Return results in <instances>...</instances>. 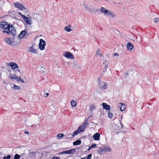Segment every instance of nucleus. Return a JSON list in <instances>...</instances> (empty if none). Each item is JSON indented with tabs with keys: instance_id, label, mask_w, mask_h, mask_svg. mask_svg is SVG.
<instances>
[{
	"instance_id": "obj_1",
	"label": "nucleus",
	"mask_w": 159,
	"mask_h": 159,
	"mask_svg": "<svg viewBox=\"0 0 159 159\" xmlns=\"http://www.w3.org/2000/svg\"><path fill=\"white\" fill-rule=\"evenodd\" d=\"M0 28L3 33L8 34H10L12 31L15 29L12 25L8 24L7 22L4 21L0 22Z\"/></svg>"
},
{
	"instance_id": "obj_2",
	"label": "nucleus",
	"mask_w": 159,
	"mask_h": 159,
	"mask_svg": "<svg viewBox=\"0 0 159 159\" xmlns=\"http://www.w3.org/2000/svg\"><path fill=\"white\" fill-rule=\"evenodd\" d=\"M10 33L13 35V37L11 38L12 46H17L21 42L20 39L19 37V35L17 34L16 29L12 31Z\"/></svg>"
},
{
	"instance_id": "obj_3",
	"label": "nucleus",
	"mask_w": 159,
	"mask_h": 159,
	"mask_svg": "<svg viewBox=\"0 0 159 159\" xmlns=\"http://www.w3.org/2000/svg\"><path fill=\"white\" fill-rule=\"evenodd\" d=\"M111 74V71L110 69L108 68V67L104 66V68L101 74L105 76H108Z\"/></svg>"
},
{
	"instance_id": "obj_4",
	"label": "nucleus",
	"mask_w": 159,
	"mask_h": 159,
	"mask_svg": "<svg viewBox=\"0 0 159 159\" xmlns=\"http://www.w3.org/2000/svg\"><path fill=\"white\" fill-rule=\"evenodd\" d=\"M46 45L45 42L42 39H40L39 44V48L41 50H43L45 49V46Z\"/></svg>"
},
{
	"instance_id": "obj_5",
	"label": "nucleus",
	"mask_w": 159,
	"mask_h": 159,
	"mask_svg": "<svg viewBox=\"0 0 159 159\" xmlns=\"http://www.w3.org/2000/svg\"><path fill=\"white\" fill-rule=\"evenodd\" d=\"M98 85L99 88L102 89H106L107 88V84L106 82H102L100 81L99 78H98Z\"/></svg>"
},
{
	"instance_id": "obj_6",
	"label": "nucleus",
	"mask_w": 159,
	"mask_h": 159,
	"mask_svg": "<svg viewBox=\"0 0 159 159\" xmlns=\"http://www.w3.org/2000/svg\"><path fill=\"white\" fill-rule=\"evenodd\" d=\"M14 5L16 8H18L20 10H22L25 9L24 6L23 4L18 2L14 3Z\"/></svg>"
},
{
	"instance_id": "obj_7",
	"label": "nucleus",
	"mask_w": 159,
	"mask_h": 159,
	"mask_svg": "<svg viewBox=\"0 0 159 159\" xmlns=\"http://www.w3.org/2000/svg\"><path fill=\"white\" fill-rule=\"evenodd\" d=\"M29 35V33L27 32L26 30L22 31L19 35V37L21 39L22 38H25Z\"/></svg>"
},
{
	"instance_id": "obj_8",
	"label": "nucleus",
	"mask_w": 159,
	"mask_h": 159,
	"mask_svg": "<svg viewBox=\"0 0 159 159\" xmlns=\"http://www.w3.org/2000/svg\"><path fill=\"white\" fill-rule=\"evenodd\" d=\"M63 56L67 58H70L72 59H74V56L71 53L68 52H66L64 53Z\"/></svg>"
},
{
	"instance_id": "obj_9",
	"label": "nucleus",
	"mask_w": 159,
	"mask_h": 159,
	"mask_svg": "<svg viewBox=\"0 0 159 159\" xmlns=\"http://www.w3.org/2000/svg\"><path fill=\"white\" fill-rule=\"evenodd\" d=\"M75 152V149H73L69 150H66L59 153L60 154H73Z\"/></svg>"
},
{
	"instance_id": "obj_10",
	"label": "nucleus",
	"mask_w": 159,
	"mask_h": 159,
	"mask_svg": "<svg viewBox=\"0 0 159 159\" xmlns=\"http://www.w3.org/2000/svg\"><path fill=\"white\" fill-rule=\"evenodd\" d=\"M71 66L73 67L76 68L77 69L80 70L81 68V67L80 65L77 64L76 62L74 61L71 63Z\"/></svg>"
},
{
	"instance_id": "obj_11",
	"label": "nucleus",
	"mask_w": 159,
	"mask_h": 159,
	"mask_svg": "<svg viewBox=\"0 0 159 159\" xmlns=\"http://www.w3.org/2000/svg\"><path fill=\"white\" fill-rule=\"evenodd\" d=\"M23 19L27 25H30L32 23V21L30 18L25 16Z\"/></svg>"
},
{
	"instance_id": "obj_12",
	"label": "nucleus",
	"mask_w": 159,
	"mask_h": 159,
	"mask_svg": "<svg viewBox=\"0 0 159 159\" xmlns=\"http://www.w3.org/2000/svg\"><path fill=\"white\" fill-rule=\"evenodd\" d=\"M33 16L34 19L38 21H40L42 18L41 15L39 13H34Z\"/></svg>"
},
{
	"instance_id": "obj_13",
	"label": "nucleus",
	"mask_w": 159,
	"mask_h": 159,
	"mask_svg": "<svg viewBox=\"0 0 159 159\" xmlns=\"http://www.w3.org/2000/svg\"><path fill=\"white\" fill-rule=\"evenodd\" d=\"M9 66H10L13 69L18 68V66L16 63L11 62L9 63Z\"/></svg>"
},
{
	"instance_id": "obj_14",
	"label": "nucleus",
	"mask_w": 159,
	"mask_h": 159,
	"mask_svg": "<svg viewBox=\"0 0 159 159\" xmlns=\"http://www.w3.org/2000/svg\"><path fill=\"white\" fill-rule=\"evenodd\" d=\"M80 132L79 130L77 129V130H75L74 132L73 133V134L72 135H68L67 137L66 138V139H68L69 138H71L70 136H75V135H77Z\"/></svg>"
},
{
	"instance_id": "obj_15",
	"label": "nucleus",
	"mask_w": 159,
	"mask_h": 159,
	"mask_svg": "<svg viewBox=\"0 0 159 159\" xmlns=\"http://www.w3.org/2000/svg\"><path fill=\"white\" fill-rule=\"evenodd\" d=\"M108 10L106 9L105 7H102L100 10V12L104 15H106L107 14Z\"/></svg>"
},
{
	"instance_id": "obj_16",
	"label": "nucleus",
	"mask_w": 159,
	"mask_h": 159,
	"mask_svg": "<svg viewBox=\"0 0 159 159\" xmlns=\"http://www.w3.org/2000/svg\"><path fill=\"white\" fill-rule=\"evenodd\" d=\"M4 41L7 44L12 46L11 39L10 38H6L4 39Z\"/></svg>"
},
{
	"instance_id": "obj_17",
	"label": "nucleus",
	"mask_w": 159,
	"mask_h": 159,
	"mask_svg": "<svg viewBox=\"0 0 159 159\" xmlns=\"http://www.w3.org/2000/svg\"><path fill=\"white\" fill-rule=\"evenodd\" d=\"M127 48L128 50L131 51L134 48V45L130 42H129L127 44Z\"/></svg>"
},
{
	"instance_id": "obj_18",
	"label": "nucleus",
	"mask_w": 159,
	"mask_h": 159,
	"mask_svg": "<svg viewBox=\"0 0 159 159\" xmlns=\"http://www.w3.org/2000/svg\"><path fill=\"white\" fill-rule=\"evenodd\" d=\"M100 135L98 133H96L93 136V138L96 141L100 139Z\"/></svg>"
},
{
	"instance_id": "obj_19",
	"label": "nucleus",
	"mask_w": 159,
	"mask_h": 159,
	"mask_svg": "<svg viewBox=\"0 0 159 159\" xmlns=\"http://www.w3.org/2000/svg\"><path fill=\"white\" fill-rule=\"evenodd\" d=\"M102 105L104 109L109 110L110 109V106L106 103H102Z\"/></svg>"
},
{
	"instance_id": "obj_20",
	"label": "nucleus",
	"mask_w": 159,
	"mask_h": 159,
	"mask_svg": "<svg viewBox=\"0 0 159 159\" xmlns=\"http://www.w3.org/2000/svg\"><path fill=\"white\" fill-rule=\"evenodd\" d=\"M108 58L107 57H106L104 59L103 65H104V66L108 67Z\"/></svg>"
},
{
	"instance_id": "obj_21",
	"label": "nucleus",
	"mask_w": 159,
	"mask_h": 159,
	"mask_svg": "<svg viewBox=\"0 0 159 159\" xmlns=\"http://www.w3.org/2000/svg\"><path fill=\"white\" fill-rule=\"evenodd\" d=\"M29 52H30L33 53H36L37 51L36 49H34L32 46H30L29 48Z\"/></svg>"
},
{
	"instance_id": "obj_22",
	"label": "nucleus",
	"mask_w": 159,
	"mask_h": 159,
	"mask_svg": "<svg viewBox=\"0 0 159 159\" xmlns=\"http://www.w3.org/2000/svg\"><path fill=\"white\" fill-rule=\"evenodd\" d=\"M108 16H111L112 17H116V15L112 11H108L107 14Z\"/></svg>"
},
{
	"instance_id": "obj_23",
	"label": "nucleus",
	"mask_w": 159,
	"mask_h": 159,
	"mask_svg": "<svg viewBox=\"0 0 159 159\" xmlns=\"http://www.w3.org/2000/svg\"><path fill=\"white\" fill-rule=\"evenodd\" d=\"M96 108V106L94 104H91L89 106V109L91 112L93 111Z\"/></svg>"
},
{
	"instance_id": "obj_24",
	"label": "nucleus",
	"mask_w": 159,
	"mask_h": 159,
	"mask_svg": "<svg viewBox=\"0 0 159 159\" xmlns=\"http://www.w3.org/2000/svg\"><path fill=\"white\" fill-rule=\"evenodd\" d=\"M83 5L86 11L90 12L91 11L90 8L89 7L88 5L86 4H84Z\"/></svg>"
},
{
	"instance_id": "obj_25",
	"label": "nucleus",
	"mask_w": 159,
	"mask_h": 159,
	"mask_svg": "<svg viewBox=\"0 0 159 159\" xmlns=\"http://www.w3.org/2000/svg\"><path fill=\"white\" fill-rule=\"evenodd\" d=\"M71 26L70 25L64 28V29L67 32H70L72 30L71 29Z\"/></svg>"
},
{
	"instance_id": "obj_26",
	"label": "nucleus",
	"mask_w": 159,
	"mask_h": 159,
	"mask_svg": "<svg viewBox=\"0 0 159 159\" xmlns=\"http://www.w3.org/2000/svg\"><path fill=\"white\" fill-rule=\"evenodd\" d=\"M81 142L80 140H78L73 142L74 145H79L81 143Z\"/></svg>"
},
{
	"instance_id": "obj_27",
	"label": "nucleus",
	"mask_w": 159,
	"mask_h": 159,
	"mask_svg": "<svg viewBox=\"0 0 159 159\" xmlns=\"http://www.w3.org/2000/svg\"><path fill=\"white\" fill-rule=\"evenodd\" d=\"M12 84L13 85V88L14 90L17 89L18 90H20L21 89V88L19 86L14 84Z\"/></svg>"
},
{
	"instance_id": "obj_28",
	"label": "nucleus",
	"mask_w": 159,
	"mask_h": 159,
	"mask_svg": "<svg viewBox=\"0 0 159 159\" xmlns=\"http://www.w3.org/2000/svg\"><path fill=\"white\" fill-rule=\"evenodd\" d=\"M121 106L120 108V110L122 111H123L125 110V109L126 107L125 105L123 103H121Z\"/></svg>"
},
{
	"instance_id": "obj_29",
	"label": "nucleus",
	"mask_w": 159,
	"mask_h": 159,
	"mask_svg": "<svg viewBox=\"0 0 159 159\" xmlns=\"http://www.w3.org/2000/svg\"><path fill=\"white\" fill-rule=\"evenodd\" d=\"M104 152H110L111 151V149L108 147L103 148Z\"/></svg>"
},
{
	"instance_id": "obj_30",
	"label": "nucleus",
	"mask_w": 159,
	"mask_h": 159,
	"mask_svg": "<svg viewBox=\"0 0 159 159\" xmlns=\"http://www.w3.org/2000/svg\"><path fill=\"white\" fill-rule=\"evenodd\" d=\"M71 106L73 107H75L76 106V102L74 100H72L70 102Z\"/></svg>"
},
{
	"instance_id": "obj_31",
	"label": "nucleus",
	"mask_w": 159,
	"mask_h": 159,
	"mask_svg": "<svg viewBox=\"0 0 159 159\" xmlns=\"http://www.w3.org/2000/svg\"><path fill=\"white\" fill-rule=\"evenodd\" d=\"M9 77L12 80L13 79L15 80L16 78H17V76L16 74H13L12 75L11 73Z\"/></svg>"
},
{
	"instance_id": "obj_32",
	"label": "nucleus",
	"mask_w": 159,
	"mask_h": 159,
	"mask_svg": "<svg viewBox=\"0 0 159 159\" xmlns=\"http://www.w3.org/2000/svg\"><path fill=\"white\" fill-rule=\"evenodd\" d=\"M97 145L96 144H93L91 146H90L89 147V149L87 150H88L89 151L90 149H92L93 148H96L97 147L96 146Z\"/></svg>"
},
{
	"instance_id": "obj_33",
	"label": "nucleus",
	"mask_w": 159,
	"mask_h": 159,
	"mask_svg": "<svg viewBox=\"0 0 159 159\" xmlns=\"http://www.w3.org/2000/svg\"><path fill=\"white\" fill-rule=\"evenodd\" d=\"M15 80H16V81L21 82L23 83H24V81L23 80H22L20 77H17V78H16Z\"/></svg>"
},
{
	"instance_id": "obj_34",
	"label": "nucleus",
	"mask_w": 159,
	"mask_h": 159,
	"mask_svg": "<svg viewBox=\"0 0 159 159\" xmlns=\"http://www.w3.org/2000/svg\"><path fill=\"white\" fill-rule=\"evenodd\" d=\"M78 129L79 130L80 132H83V131H84L85 129L83 127V126L81 125L79 126Z\"/></svg>"
},
{
	"instance_id": "obj_35",
	"label": "nucleus",
	"mask_w": 159,
	"mask_h": 159,
	"mask_svg": "<svg viewBox=\"0 0 159 159\" xmlns=\"http://www.w3.org/2000/svg\"><path fill=\"white\" fill-rule=\"evenodd\" d=\"M87 125H88V124L87 122H85L82 125L85 129Z\"/></svg>"
},
{
	"instance_id": "obj_36",
	"label": "nucleus",
	"mask_w": 159,
	"mask_h": 159,
	"mask_svg": "<svg viewBox=\"0 0 159 159\" xmlns=\"http://www.w3.org/2000/svg\"><path fill=\"white\" fill-rule=\"evenodd\" d=\"M63 136L62 134H59L57 135V137L58 139H60Z\"/></svg>"
},
{
	"instance_id": "obj_37",
	"label": "nucleus",
	"mask_w": 159,
	"mask_h": 159,
	"mask_svg": "<svg viewBox=\"0 0 159 159\" xmlns=\"http://www.w3.org/2000/svg\"><path fill=\"white\" fill-rule=\"evenodd\" d=\"M20 156L19 155L16 154L14 156V159H19L20 158Z\"/></svg>"
},
{
	"instance_id": "obj_38",
	"label": "nucleus",
	"mask_w": 159,
	"mask_h": 159,
	"mask_svg": "<svg viewBox=\"0 0 159 159\" xmlns=\"http://www.w3.org/2000/svg\"><path fill=\"white\" fill-rule=\"evenodd\" d=\"M112 113H110V111H109L108 112V117L110 118H111L112 117Z\"/></svg>"
},
{
	"instance_id": "obj_39",
	"label": "nucleus",
	"mask_w": 159,
	"mask_h": 159,
	"mask_svg": "<svg viewBox=\"0 0 159 159\" xmlns=\"http://www.w3.org/2000/svg\"><path fill=\"white\" fill-rule=\"evenodd\" d=\"M103 148H100L99 150L98 151V153L99 154H101L102 152L104 151Z\"/></svg>"
},
{
	"instance_id": "obj_40",
	"label": "nucleus",
	"mask_w": 159,
	"mask_h": 159,
	"mask_svg": "<svg viewBox=\"0 0 159 159\" xmlns=\"http://www.w3.org/2000/svg\"><path fill=\"white\" fill-rule=\"evenodd\" d=\"M11 157V156L8 155L7 156H4L3 159H10Z\"/></svg>"
},
{
	"instance_id": "obj_41",
	"label": "nucleus",
	"mask_w": 159,
	"mask_h": 159,
	"mask_svg": "<svg viewBox=\"0 0 159 159\" xmlns=\"http://www.w3.org/2000/svg\"><path fill=\"white\" fill-rule=\"evenodd\" d=\"M45 69L44 68H43V67H40V71L41 72H42L43 73L45 72L44 71Z\"/></svg>"
},
{
	"instance_id": "obj_42",
	"label": "nucleus",
	"mask_w": 159,
	"mask_h": 159,
	"mask_svg": "<svg viewBox=\"0 0 159 159\" xmlns=\"http://www.w3.org/2000/svg\"><path fill=\"white\" fill-rule=\"evenodd\" d=\"M92 157V154H89L87 156L86 159H90Z\"/></svg>"
},
{
	"instance_id": "obj_43",
	"label": "nucleus",
	"mask_w": 159,
	"mask_h": 159,
	"mask_svg": "<svg viewBox=\"0 0 159 159\" xmlns=\"http://www.w3.org/2000/svg\"><path fill=\"white\" fill-rule=\"evenodd\" d=\"M159 20V18H155L154 20V21L155 22L157 23Z\"/></svg>"
},
{
	"instance_id": "obj_44",
	"label": "nucleus",
	"mask_w": 159,
	"mask_h": 159,
	"mask_svg": "<svg viewBox=\"0 0 159 159\" xmlns=\"http://www.w3.org/2000/svg\"><path fill=\"white\" fill-rule=\"evenodd\" d=\"M18 14L20 15V16L23 18H24V17H25V16H24V15H23L20 12H18Z\"/></svg>"
},
{
	"instance_id": "obj_45",
	"label": "nucleus",
	"mask_w": 159,
	"mask_h": 159,
	"mask_svg": "<svg viewBox=\"0 0 159 159\" xmlns=\"http://www.w3.org/2000/svg\"><path fill=\"white\" fill-rule=\"evenodd\" d=\"M100 51L99 49H98L97 50V55H101L100 54Z\"/></svg>"
},
{
	"instance_id": "obj_46",
	"label": "nucleus",
	"mask_w": 159,
	"mask_h": 159,
	"mask_svg": "<svg viewBox=\"0 0 159 159\" xmlns=\"http://www.w3.org/2000/svg\"><path fill=\"white\" fill-rule=\"evenodd\" d=\"M60 158L57 157H53L52 159H59Z\"/></svg>"
},
{
	"instance_id": "obj_47",
	"label": "nucleus",
	"mask_w": 159,
	"mask_h": 159,
	"mask_svg": "<svg viewBox=\"0 0 159 159\" xmlns=\"http://www.w3.org/2000/svg\"><path fill=\"white\" fill-rule=\"evenodd\" d=\"M24 134H29V133L27 131H25L24 132Z\"/></svg>"
},
{
	"instance_id": "obj_48",
	"label": "nucleus",
	"mask_w": 159,
	"mask_h": 159,
	"mask_svg": "<svg viewBox=\"0 0 159 159\" xmlns=\"http://www.w3.org/2000/svg\"><path fill=\"white\" fill-rule=\"evenodd\" d=\"M114 55L115 56H119V54L118 53H115L114 54Z\"/></svg>"
},
{
	"instance_id": "obj_49",
	"label": "nucleus",
	"mask_w": 159,
	"mask_h": 159,
	"mask_svg": "<svg viewBox=\"0 0 159 159\" xmlns=\"http://www.w3.org/2000/svg\"><path fill=\"white\" fill-rule=\"evenodd\" d=\"M89 119V117H88L86 119V121L85 122H87L88 121V120Z\"/></svg>"
},
{
	"instance_id": "obj_50",
	"label": "nucleus",
	"mask_w": 159,
	"mask_h": 159,
	"mask_svg": "<svg viewBox=\"0 0 159 159\" xmlns=\"http://www.w3.org/2000/svg\"><path fill=\"white\" fill-rule=\"evenodd\" d=\"M121 124L122 125H121V128H122V129L123 128V124H122L121 123Z\"/></svg>"
},
{
	"instance_id": "obj_51",
	"label": "nucleus",
	"mask_w": 159,
	"mask_h": 159,
	"mask_svg": "<svg viewBox=\"0 0 159 159\" xmlns=\"http://www.w3.org/2000/svg\"><path fill=\"white\" fill-rule=\"evenodd\" d=\"M28 126H31V125L30 124H28Z\"/></svg>"
},
{
	"instance_id": "obj_52",
	"label": "nucleus",
	"mask_w": 159,
	"mask_h": 159,
	"mask_svg": "<svg viewBox=\"0 0 159 159\" xmlns=\"http://www.w3.org/2000/svg\"><path fill=\"white\" fill-rule=\"evenodd\" d=\"M46 94L47 95V96L48 95H49V93H46Z\"/></svg>"
},
{
	"instance_id": "obj_53",
	"label": "nucleus",
	"mask_w": 159,
	"mask_h": 159,
	"mask_svg": "<svg viewBox=\"0 0 159 159\" xmlns=\"http://www.w3.org/2000/svg\"><path fill=\"white\" fill-rule=\"evenodd\" d=\"M92 116V115H90V116H89L88 117H89V118Z\"/></svg>"
},
{
	"instance_id": "obj_54",
	"label": "nucleus",
	"mask_w": 159,
	"mask_h": 159,
	"mask_svg": "<svg viewBox=\"0 0 159 159\" xmlns=\"http://www.w3.org/2000/svg\"><path fill=\"white\" fill-rule=\"evenodd\" d=\"M18 71H19L20 72V70H18Z\"/></svg>"
},
{
	"instance_id": "obj_55",
	"label": "nucleus",
	"mask_w": 159,
	"mask_h": 159,
	"mask_svg": "<svg viewBox=\"0 0 159 159\" xmlns=\"http://www.w3.org/2000/svg\"><path fill=\"white\" fill-rule=\"evenodd\" d=\"M80 159H84V158H81Z\"/></svg>"
},
{
	"instance_id": "obj_56",
	"label": "nucleus",
	"mask_w": 159,
	"mask_h": 159,
	"mask_svg": "<svg viewBox=\"0 0 159 159\" xmlns=\"http://www.w3.org/2000/svg\"><path fill=\"white\" fill-rule=\"evenodd\" d=\"M52 106H53L50 105V107H52Z\"/></svg>"
},
{
	"instance_id": "obj_57",
	"label": "nucleus",
	"mask_w": 159,
	"mask_h": 159,
	"mask_svg": "<svg viewBox=\"0 0 159 159\" xmlns=\"http://www.w3.org/2000/svg\"><path fill=\"white\" fill-rule=\"evenodd\" d=\"M1 1V0H0V1Z\"/></svg>"
}]
</instances>
